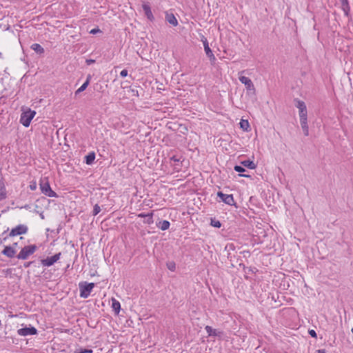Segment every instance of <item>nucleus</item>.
<instances>
[{"label":"nucleus","instance_id":"34","mask_svg":"<svg viewBox=\"0 0 353 353\" xmlns=\"http://www.w3.org/2000/svg\"><path fill=\"white\" fill-rule=\"evenodd\" d=\"M121 77H125L128 75V70L124 69L120 73Z\"/></svg>","mask_w":353,"mask_h":353},{"label":"nucleus","instance_id":"33","mask_svg":"<svg viewBox=\"0 0 353 353\" xmlns=\"http://www.w3.org/2000/svg\"><path fill=\"white\" fill-rule=\"evenodd\" d=\"M309 334L312 337L316 338V333L314 330H309Z\"/></svg>","mask_w":353,"mask_h":353},{"label":"nucleus","instance_id":"9","mask_svg":"<svg viewBox=\"0 0 353 353\" xmlns=\"http://www.w3.org/2000/svg\"><path fill=\"white\" fill-rule=\"evenodd\" d=\"M37 333V330L34 327H24L21 328L17 330V334L19 336H28V335H34Z\"/></svg>","mask_w":353,"mask_h":353},{"label":"nucleus","instance_id":"13","mask_svg":"<svg viewBox=\"0 0 353 353\" xmlns=\"http://www.w3.org/2000/svg\"><path fill=\"white\" fill-rule=\"evenodd\" d=\"M1 252L3 254L9 258L14 257L16 253L14 248L11 246H6Z\"/></svg>","mask_w":353,"mask_h":353},{"label":"nucleus","instance_id":"8","mask_svg":"<svg viewBox=\"0 0 353 353\" xmlns=\"http://www.w3.org/2000/svg\"><path fill=\"white\" fill-rule=\"evenodd\" d=\"M217 196L221 199L223 202L228 205H233L235 204L232 194H223L222 192H218Z\"/></svg>","mask_w":353,"mask_h":353},{"label":"nucleus","instance_id":"10","mask_svg":"<svg viewBox=\"0 0 353 353\" xmlns=\"http://www.w3.org/2000/svg\"><path fill=\"white\" fill-rule=\"evenodd\" d=\"M142 8L144 11L145 15L148 20L150 21H153L154 20V17L152 12L150 6L148 2H143L142 4Z\"/></svg>","mask_w":353,"mask_h":353},{"label":"nucleus","instance_id":"21","mask_svg":"<svg viewBox=\"0 0 353 353\" xmlns=\"http://www.w3.org/2000/svg\"><path fill=\"white\" fill-rule=\"evenodd\" d=\"M6 197V190L3 182H0V200L4 199Z\"/></svg>","mask_w":353,"mask_h":353},{"label":"nucleus","instance_id":"25","mask_svg":"<svg viewBox=\"0 0 353 353\" xmlns=\"http://www.w3.org/2000/svg\"><path fill=\"white\" fill-rule=\"evenodd\" d=\"M240 125L243 130L246 131H248L250 128L249 122L247 120L242 119L240 122Z\"/></svg>","mask_w":353,"mask_h":353},{"label":"nucleus","instance_id":"42","mask_svg":"<svg viewBox=\"0 0 353 353\" xmlns=\"http://www.w3.org/2000/svg\"><path fill=\"white\" fill-rule=\"evenodd\" d=\"M146 216V215H145V214H140L139 215V216H140V217H144V216Z\"/></svg>","mask_w":353,"mask_h":353},{"label":"nucleus","instance_id":"6","mask_svg":"<svg viewBox=\"0 0 353 353\" xmlns=\"http://www.w3.org/2000/svg\"><path fill=\"white\" fill-rule=\"evenodd\" d=\"M28 232V227L25 225H19L12 228L9 234V236H15L17 235L24 234Z\"/></svg>","mask_w":353,"mask_h":353},{"label":"nucleus","instance_id":"31","mask_svg":"<svg viewBox=\"0 0 353 353\" xmlns=\"http://www.w3.org/2000/svg\"><path fill=\"white\" fill-rule=\"evenodd\" d=\"M167 267L168 268L171 270V271H174L175 270V263L174 262H169L167 263Z\"/></svg>","mask_w":353,"mask_h":353},{"label":"nucleus","instance_id":"17","mask_svg":"<svg viewBox=\"0 0 353 353\" xmlns=\"http://www.w3.org/2000/svg\"><path fill=\"white\" fill-rule=\"evenodd\" d=\"M294 101H295V105L296 107L299 110V111H303V110H306L307 108H306V105L304 101H301L299 99H294Z\"/></svg>","mask_w":353,"mask_h":353},{"label":"nucleus","instance_id":"20","mask_svg":"<svg viewBox=\"0 0 353 353\" xmlns=\"http://www.w3.org/2000/svg\"><path fill=\"white\" fill-rule=\"evenodd\" d=\"M202 42L203 43L204 50H205L206 55L208 56L209 54H212V51L211 50V49L209 47V44H208V41L207 39L203 37L202 39Z\"/></svg>","mask_w":353,"mask_h":353},{"label":"nucleus","instance_id":"29","mask_svg":"<svg viewBox=\"0 0 353 353\" xmlns=\"http://www.w3.org/2000/svg\"><path fill=\"white\" fill-rule=\"evenodd\" d=\"M100 211H101L100 206L98 204H96L94 206L92 214H93L94 216H96V215H97L100 212Z\"/></svg>","mask_w":353,"mask_h":353},{"label":"nucleus","instance_id":"3","mask_svg":"<svg viewBox=\"0 0 353 353\" xmlns=\"http://www.w3.org/2000/svg\"><path fill=\"white\" fill-rule=\"evenodd\" d=\"M35 114L36 112L30 109L22 112L20 118L21 123L25 127H28Z\"/></svg>","mask_w":353,"mask_h":353},{"label":"nucleus","instance_id":"12","mask_svg":"<svg viewBox=\"0 0 353 353\" xmlns=\"http://www.w3.org/2000/svg\"><path fill=\"white\" fill-rule=\"evenodd\" d=\"M165 21L174 27L178 26V21L172 13L165 12Z\"/></svg>","mask_w":353,"mask_h":353},{"label":"nucleus","instance_id":"40","mask_svg":"<svg viewBox=\"0 0 353 353\" xmlns=\"http://www.w3.org/2000/svg\"><path fill=\"white\" fill-rule=\"evenodd\" d=\"M317 353H326V352L324 349H321V350H318Z\"/></svg>","mask_w":353,"mask_h":353},{"label":"nucleus","instance_id":"19","mask_svg":"<svg viewBox=\"0 0 353 353\" xmlns=\"http://www.w3.org/2000/svg\"><path fill=\"white\" fill-rule=\"evenodd\" d=\"M170 222L166 220H163L162 221H160L159 223L157 224V227L160 228L161 230H166L170 227Z\"/></svg>","mask_w":353,"mask_h":353},{"label":"nucleus","instance_id":"24","mask_svg":"<svg viewBox=\"0 0 353 353\" xmlns=\"http://www.w3.org/2000/svg\"><path fill=\"white\" fill-rule=\"evenodd\" d=\"M95 159V154L94 152L89 153L85 157V162L87 164H92Z\"/></svg>","mask_w":353,"mask_h":353},{"label":"nucleus","instance_id":"39","mask_svg":"<svg viewBox=\"0 0 353 353\" xmlns=\"http://www.w3.org/2000/svg\"><path fill=\"white\" fill-rule=\"evenodd\" d=\"M239 176H242V177H247V178L250 177V176L248 175V174H239Z\"/></svg>","mask_w":353,"mask_h":353},{"label":"nucleus","instance_id":"18","mask_svg":"<svg viewBox=\"0 0 353 353\" xmlns=\"http://www.w3.org/2000/svg\"><path fill=\"white\" fill-rule=\"evenodd\" d=\"M241 164L243 166L246 167L250 169H252V170L255 169L256 167V164L252 161H250V160L243 161L241 162Z\"/></svg>","mask_w":353,"mask_h":353},{"label":"nucleus","instance_id":"27","mask_svg":"<svg viewBox=\"0 0 353 353\" xmlns=\"http://www.w3.org/2000/svg\"><path fill=\"white\" fill-rule=\"evenodd\" d=\"M92 350L79 347L75 350L74 353H92Z\"/></svg>","mask_w":353,"mask_h":353},{"label":"nucleus","instance_id":"36","mask_svg":"<svg viewBox=\"0 0 353 353\" xmlns=\"http://www.w3.org/2000/svg\"><path fill=\"white\" fill-rule=\"evenodd\" d=\"M30 190H36V188H37V184H36V183H31V184L30 185Z\"/></svg>","mask_w":353,"mask_h":353},{"label":"nucleus","instance_id":"2","mask_svg":"<svg viewBox=\"0 0 353 353\" xmlns=\"http://www.w3.org/2000/svg\"><path fill=\"white\" fill-rule=\"evenodd\" d=\"M37 250L36 245H30L25 246L17 255L18 259L26 260Z\"/></svg>","mask_w":353,"mask_h":353},{"label":"nucleus","instance_id":"37","mask_svg":"<svg viewBox=\"0 0 353 353\" xmlns=\"http://www.w3.org/2000/svg\"><path fill=\"white\" fill-rule=\"evenodd\" d=\"M99 32H101V30L99 28H94V29L91 30L90 32L91 34H96Z\"/></svg>","mask_w":353,"mask_h":353},{"label":"nucleus","instance_id":"35","mask_svg":"<svg viewBox=\"0 0 353 353\" xmlns=\"http://www.w3.org/2000/svg\"><path fill=\"white\" fill-rule=\"evenodd\" d=\"M170 161H173L174 162H179L180 161V159L177 158L176 156H172V157H170Z\"/></svg>","mask_w":353,"mask_h":353},{"label":"nucleus","instance_id":"11","mask_svg":"<svg viewBox=\"0 0 353 353\" xmlns=\"http://www.w3.org/2000/svg\"><path fill=\"white\" fill-rule=\"evenodd\" d=\"M205 330L209 336L221 337V336H222V335L223 334L222 331H221L219 330L214 329L211 326H209V325H206L205 327Z\"/></svg>","mask_w":353,"mask_h":353},{"label":"nucleus","instance_id":"22","mask_svg":"<svg viewBox=\"0 0 353 353\" xmlns=\"http://www.w3.org/2000/svg\"><path fill=\"white\" fill-rule=\"evenodd\" d=\"M301 128L303 129V133L305 136L309 135V128L307 125V121H300Z\"/></svg>","mask_w":353,"mask_h":353},{"label":"nucleus","instance_id":"15","mask_svg":"<svg viewBox=\"0 0 353 353\" xmlns=\"http://www.w3.org/2000/svg\"><path fill=\"white\" fill-rule=\"evenodd\" d=\"M30 48L39 54H42L45 52L43 48L39 43L32 44Z\"/></svg>","mask_w":353,"mask_h":353},{"label":"nucleus","instance_id":"26","mask_svg":"<svg viewBox=\"0 0 353 353\" xmlns=\"http://www.w3.org/2000/svg\"><path fill=\"white\" fill-rule=\"evenodd\" d=\"M299 117L300 121H307V110L302 111H299Z\"/></svg>","mask_w":353,"mask_h":353},{"label":"nucleus","instance_id":"1","mask_svg":"<svg viewBox=\"0 0 353 353\" xmlns=\"http://www.w3.org/2000/svg\"><path fill=\"white\" fill-rule=\"evenodd\" d=\"M39 185L41 192L46 196L49 197H57V193L51 189L47 178L41 179Z\"/></svg>","mask_w":353,"mask_h":353},{"label":"nucleus","instance_id":"23","mask_svg":"<svg viewBox=\"0 0 353 353\" xmlns=\"http://www.w3.org/2000/svg\"><path fill=\"white\" fill-rule=\"evenodd\" d=\"M342 6V8L343 11L345 12V14H347L349 10H350V6L348 4L347 0H340Z\"/></svg>","mask_w":353,"mask_h":353},{"label":"nucleus","instance_id":"28","mask_svg":"<svg viewBox=\"0 0 353 353\" xmlns=\"http://www.w3.org/2000/svg\"><path fill=\"white\" fill-rule=\"evenodd\" d=\"M210 224H211L212 226L217 228H219L221 226V222L219 221H218V220H216L215 219H211Z\"/></svg>","mask_w":353,"mask_h":353},{"label":"nucleus","instance_id":"32","mask_svg":"<svg viewBox=\"0 0 353 353\" xmlns=\"http://www.w3.org/2000/svg\"><path fill=\"white\" fill-rule=\"evenodd\" d=\"M208 57H209L210 61L212 63H214L215 62L216 58H215L214 55L213 54V53H212V54H209Z\"/></svg>","mask_w":353,"mask_h":353},{"label":"nucleus","instance_id":"43","mask_svg":"<svg viewBox=\"0 0 353 353\" xmlns=\"http://www.w3.org/2000/svg\"><path fill=\"white\" fill-rule=\"evenodd\" d=\"M351 332L353 333V327L352 328Z\"/></svg>","mask_w":353,"mask_h":353},{"label":"nucleus","instance_id":"14","mask_svg":"<svg viewBox=\"0 0 353 353\" xmlns=\"http://www.w3.org/2000/svg\"><path fill=\"white\" fill-rule=\"evenodd\" d=\"M91 75L89 74L88 77H87V79H86V81L82 84V85L75 92V94H78L79 93L84 91L88 85H89L90 83V81L91 80Z\"/></svg>","mask_w":353,"mask_h":353},{"label":"nucleus","instance_id":"5","mask_svg":"<svg viewBox=\"0 0 353 353\" xmlns=\"http://www.w3.org/2000/svg\"><path fill=\"white\" fill-rule=\"evenodd\" d=\"M94 287V283H79L80 296L83 298H88L93 288Z\"/></svg>","mask_w":353,"mask_h":353},{"label":"nucleus","instance_id":"38","mask_svg":"<svg viewBox=\"0 0 353 353\" xmlns=\"http://www.w3.org/2000/svg\"><path fill=\"white\" fill-rule=\"evenodd\" d=\"M32 263V262H31V261H30V262L26 263L24 264V267L28 268V267H29Z\"/></svg>","mask_w":353,"mask_h":353},{"label":"nucleus","instance_id":"41","mask_svg":"<svg viewBox=\"0 0 353 353\" xmlns=\"http://www.w3.org/2000/svg\"><path fill=\"white\" fill-rule=\"evenodd\" d=\"M86 61H87V63H88V64H90V63H94V60L89 59V60H87Z\"/></svg>","mask_w":353,"mask_h":353},{"label":"nucleus","instance_id":"16","mask_svg":"<svg viewBox=\"0 0 353 353\" xmlns=\"http://www.w3.org/2000/svg\"><path fill=\"white\" fill-rule=\"evenodd\" d=\"M112 308L116 314H119L121 310L120 303L114 298H112Z\"/></svg>","mask_w":353,"mask_h":353},{"label":"nucleus","instance_id":"30","mask_svg":"<svg viewBox=\"0 0 353 353\" xmlns=\"http://www.w3.org/2000/svg\"><path fill=\"white\" fill-rule=\"evenodd\" d=\"M234 170L237 172L241 173L245 171V168L241 165H235L234 168Z\"/></svg>","mask_w":353,"mask_h":353},{"label":"nucleus","instance_id":"7","mask_svg":"<svg viewBox=\"0 0 353 353\" xmlns=\"http://www.w3.org/2000/svg\"><path fill=\"white\" fill-rule=\"evenodd\" d=\"M61 255V253L59 252L51 257H47L46 259L41 260V263L43 266L50 267L59 260Z\"/></svg>","mask_w":353,"mask_h":353},{"label":"nucleus","instance_id":"4","mask_svg":"<svg viewBox=\"0 0 353 353\" xmlns=\"http://www.w3.org/2000/svg\"><path fill=\"white\" fill-rule=\"evenodd\" d=\"M244 71H241L239 72V79L240 82L245 85L246 90L248 92L255 94L256 93V89L254 88V85L251 81L250 79L248 77H246L245 76L241 75V74L243 73Z\"/></svg>","mask_w":353,"mask_h":353}]
</instances>
